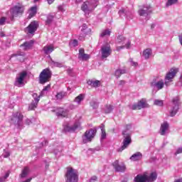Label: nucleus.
Instances as JSON below:
<instances>
[{
    "mask_svg": "<svg viewBox=\"0 0 182 182\" xmlns=\"http://www.w3.org/2000/svg\"><path fill=\"white\" fill-rule=\"evenodd\" d=\"M181 102H180V98L178 97H175L172 100V104L169 109V114L171 117H174L178 113V109H180V105Z\"/></svg>",
    "mask_w": 182,
    "mask_h": 182,
    "instance_id": "nucleus-4",
    "label": "nucleus"
},
{
    "mask_svg": "<svg viewBox=\"0 0 182 182\" xmlns=\"http://www.w3.org/2000/svg\"><path fill=\"white\" fill-rule=\"evenodd\" d=\"M124 41H126V38L123 36H119L117 37V42L119 43H122V45L124 43Z\"/></svg>",
    "mask_w": 182,
    "mask_h": 182,
    "instance_id": "nucleus-46",
    "label": "nucleus"
},
{
    "mask_svg": "<svg viewBox=\"0 0 182 182\" xmlns=\"http://www.w3.org/2000/svg\"><path fill=\"white\" fill-rule=\"evenodd\" d=\"M58 9L60 12H65V8H63V6H58Z\"/></svg>",
    "mask_w": 182,
    "mask_h": 182,
    "instance_id": "nucleus-53",
    "label": "nucleus"
},
{
    "mask_svg": "<svg viewBox=\"0 0 182 182\" xmlns=\"http://www.w3.org/2000/svg\"><path fill=\"white\" fill-rule=\"evenodd\" d=\"M130 129H132V124H128L126 127V129L122 132L123 145L118 149V151H123V150L129 147V145L132 144V132L129 131Z\"/></svg>",
    "mask_w": 182,
    "mask_h": 182,
    "instance_id": "nucleus-1",
    "label": "nucleus"
},
{
    "mask_svg": "<svg viewBox=\"0 0 182 182\" xmlns=\"http://www.w3.org/2000/svg\"><path fill=\"white\" fill-rule=\"evenodd\" d=\"M146 107H149V104H147L144 99L139 101L137 104L129 105V109H132V110H141V109H144Z\"/></svg>",
    "mask_w": 182,
    "mask_h": 182,
    "instance_id": "nucleus-11",
    "label": "nucleus"
},
{
    "mask_svg": "<svg viewBox=\"0 0 182 182\" xmlns=\"http://www.w3.org/2000/svg\"><path fill=\"white\" fill-rule=\"evenodd\" d=\"M1 38H4L5 36V33L4 32L0 33Z\"/></svg>",
    "mask_w": 182,
    "mask_h": 182,
    "instance_id": "nucleus-62",
    "label": "nucleus"
},
{
    "mask_svg": "<svg viewBox=\"0 0 182 182\" xmlns=\"http://www.w3.org/2000/svg\"><path fill=\"white\" fill-rule=\"evenodd\" d=\"M32 96L34 99L33 102H36V103H39V100H41V97H42V96L41 95L38 96L37 93H33Z\"/></svg>",
    "mask_w": 182,
    "mask_h": 182,
    "instance_id": "nucleus-45",
    "label": "nucleus"
},
{
    "mask_svg": "<svg viewBox=\"0 0 182 182\" xmlns=\"http://www.w3.org/2000/svg\"><path fill=\"white\" fill-rule=\"evenodd\" d=\"M50 63L53 66H55V68H62V63L59 62L54 61L53 60H50Z\"/></svg>",
    "mask_w": 182,
    "mask_h": 182,
    "instance_id": "nucleus-44",
    "label": "nucleus"
},
{
    "mask_svg": "<svg viewBox=\"0 0 182 182\" xmlns=\"http://www.w3.org/2000/svg\"><path fill=\"white\" fill-rule=\"evenodd\" d=\"M147 182H153L157 180V173L156 172H152L150 176L146 175Z\"/></svg>",
    "mask_w": 182,
    "mask_h": 182,
    "instance_id": "nucleus-27",
    "label": "nucleus"
},
{
    "mask_svg": "<svg viewBox=\"0 0 182 182\" xmlns=\"http://www.w3.org/2000/svg\"><path fill=\"white\" fill-rule=\"evenodd\" d=\"M141 159H143V154L140 151L136 152L129 158L132 161H140Z\"/></svg>",
    "mask_w": 182,
    "mask_h": 182,
    "instance_id": "nucleus-23",
    "label": "nucleus"
},
{
    "mask_svg": "<svg viewBox=\"0 0 182 182\" xmlns=\"http://www.w3.org/2000/svg\"><path fill=\"white\" fill-rule=\"evenodd\" d=\"M131 42L130 41H127V43L125 44V48H127V49H130V45H131Z\"/></svg>",
    "mask_w": 182,
    "mask_h": 182,
    "instance_id": "nucleus-55",
    "label": "nucleus"
},
{
    "mask_svg": "<svg viewBox=\"0 0 182 182\" xmlns=\"http://www.w3.org/2000/svg\"><path fill=\"white\" fill-rule=\"evenodd\" d=\"M113 109H114L113 105H106L105 109V113L106 114L112 113V112H113Z\"/></svg>",
    "mask_w": 182,
    "mask_h": 182,
    "instance_id": "nucleus-37",
    "label": "nucleus"
},
{
    "mask_svg": "<svg viewBox=\"0 0 182 182\" xmlns=\"http://www.w3.org/2000/svg\"><path fill=\"white\" fill-rule=\"evenodd\" d=\"M125 84H126V81H124V80H120V81L119 82L118 85H119V86H124V85H125Z\"/></svg>",
    "mask_w": 182,
    "mask_h": 182,
    "instance_id": "nucleus-56",
    "label": "nucleus"
},
{
    "mask_svg": "<svg viewBox=\"0 0 182 182\" xmlns=\"http://www.w3.org/2000/svg\"><path fill=\"white\" fill-rule=\"evenodd\" d=\"M31 123H32V121H31V119H26L24 121V124H26L27 126H29V124H31Z\"/></svg>",
    "mask_w": 182,
    "mask_h": 182,
    "instance_id": "nucleus-52",
    "label": "nucleus"
},
{
    "mask_svg": "<svg viewBox=\"0 0 182 182\" xmlns=\"http://www.w3.org/2000/svg\"><path fill=\"white\" fill-rule=\"evenodd\" d=\"M179 43L182 46V33L178 36Z\"/></svg>",
    "mask_w": 182,
    "mask_h": 182,
    "instance_id": "nucleus-59",
    "label": "nucleus"
},
{
    "mask_svg": "<svg viewBox=\"0 0 182 182\" xmlns=\"http://www.w3.org/2000/svg\"><path fill=\"white\" fill-rule=\"evenodd\" d=\"M9 156H11V154L9 152H7L6 154L4 155V157L5 159H6V158L9 157Z\"/></svg>",
    "mask_w": 182,
    "mask_h": 182,
    "instance_id": "nucleus-61",
    "label": "nucleus"
},
{
    "mask_svg": "<svg viewBox=\"0 0 182 182\" xmlns=\"http://www.w3.org/2000/svg\"><path fill=\"white\" fill-rule=\"evenodd\" d=\"M85 100V95L80 94L77 97H76L74 100V102L75 103H77V105H80V102H82V100Z\"/></svg>",
    "mask_w": 182,
    "mask_h": 182,
    "instance_id": "nucleus-34",
    "label": "nucleus"
},
{
    "mask_svg": "<svg viewBox=\"0 0 182 182\" xmlns=\"http://www.w3.org/2000/svg\"><path fill=\"white\" fill-rule=\"evenodd\" d=\"M49 89H50V84H48L47 86L44 87V88L40 94V96H45V95H46V92H48V90H49Z\"/></svg>",
    "mask_w": 182,
    "mask_h": 182,
    "instance_id": "nucleus-38",
    "label": "nucleus"
},
{
    "mask_svg": "<svg viewBox=\"0 0 182 182\" xmlns=\"http://www.w3.org/2000/svg\"><path fill=\"white\" fill-rule=\"evenodd\" d=\"M151 85L153 87H156L158 90H161V89H163L164 87V81L163 80H161L158 82H151Z\"/></svg>",
    "mask_w": 182,
    "mask_h": 182,
    "instance_id": "nucleus-24",
    "label": "nucleus"
},
{
    "mask_svg": "<svg viewBox=\"0 0 182 182\" xmlns=\"http://www.w3.org/2000/svg\"><path fill=\"white\" fill-rule=\"evenodd\" d=\"M132 66H136L137 63L132 61Z\"/></svg>",
    "mask_w": 182,
    "mask_h": 182,
    "instance_id": "nucleus-63",
    "label": "nucleus"
},
{
    "mask_svg": "<svg viewBox=\"0 0 182 182\" xmlns=\"http://www.w3.org/2000/svg\"><path fill=\"white\" fill-rule=\"evenodd\" d=\"M23 11H25V9L21 4L16 5L11 8L10 10V14L11 15L10 16L11 21H14V18L15 16H19V15H22V14H23Z\"/></svg>",
    "mask_w": 182,
    "mask_h": 182,
    "instance_id": "nucleus-7",
    "label": "nucleus"
},
{
    "mask_svg": "<svg viewBox=\"0 0 182 182\" xmlns=\"http://www.w3.org/2000/svg\"><path fill=\"white\" fill-rule=\"evenodd\" d=\"M37 12V7L36 6H33L30 9V14L28 15V18L31 19V18H33L36 15Z\"/></svg>",
    "mask_w": 182,
    "mask_h": 182,
    "instance_id": "nucleus-32",
    "label": "nucleus"
},
{
    "mask_svg": "<svg viewBox=\"0 0 182 182\" xmlns=\"http://www.w3.org/2000/svg\"><path fill=\"white\" fill-rule=\"evenodd\" d=\"M178 0H168L166 6V8H168V6H171V5H174V4H177Z\"/></svg>",
    "mask_w": 182,
    "mask_h": 182,
    "instance_id": "nucleus-41",
    "label": "nucleus"
},
{
    "mask_svg": "<svg viewBox=\"0 0 182 182\" xmlns=\"http://www.w3.org/2000/svg\"><path fill=\"white\" fill-rule=\"evenodd\" d=\"M66 92H58L57 95H55V98L57 100H62L64 97H66Z\"/></svg>",
    "mask_w": 182,
    "mask_h": 182,
    "instance_id": "nucleus-35",
    "label": "nucleus"
},
{
    "mask_svg": "<svg viewBox=\"0 0 182 182\" xmlns=\"http://www.w3.org/2000/svg\"><path fill=\"white\" fill-rule=\"evenodd\" d=\"M9 177V172H7L4 176L0 177V182H5V181Z\"/></svg>",
    "mask_w": 182,
    "mask_h": 182,
    "instance_id": "nucleus-49",
    "label": "nucleus"
},
{
    "mask_svg": "<svg viewBox=\"0 0 182 182\" xmlns=\"http://www.w3.org/2000/svg\"><path fill=\"white\" fill-rule=\"evenodd\" d=\"M127 71L124 69H118L115 71L114 75L116 76V77L117 79H119V77H120V76H122V75H124V73H126Z\"/></svg>",
    "mask_w": 182,
    "mask_h": 182,
    "instance_id": "nucleus-33",
    "label": "nucleus"
},
{
    "mask_svg": "<svg viewBox=\"0 0 182 182\" xmlns=\"http://www.w3.org/2000/svg\"><path fill=\"white\" fill-rule=\"evenodd\" d=\"M119 16H126L127 19H132V15H133V14L129 10L122 9L119 11Z\"/></svg>",
    "mask_w": 182,
    "mask_h": 182,
    "instance_id": "nucleus-22",
    "label": "nucleus"
},
{
    "mask_svg": "<svg viewBox=\"0 0 182 182\" xmlns=\"http://www.w3.org/2000/svg\"><path fill=\"white\" fill-rule=\"evenodd\" d=\"M5 22H6V17H1L0 18V25H4Z\"/></svg>",
    "mask_w": 182,
    "mask_h": 182,
    "instance_id": "nucleus-51",
    "label": "nucleus"
},
{
    "mask_svg": "<svg viewBox=\"0 0 182 182\" xmlns=\"http://www.w3.org/2000/svg\"><path fill=\"white\" fill-rule=\"evenodd\" d=\"M38 27H39V24L38 23V21H32L28 25V26L25 28V32L28 35H33V33H35V31H38Z\"/></svg>",
    "mask_w": 182,
    "mask_h": 182,
    "instance_id": "nucleus-13",
    "label": "nucleus"
},
{
    "mask_svg": "<svg viewBox=\"0 0 182 182\" xmlns=\"http://www.w3.org/2000/svg\"><path fill=\"white\" fill-rule=\"evenodd\" d=\"M96 133H97V129L96 128L91 129L89 131H86L82 136V141L83 143H89L92 141V139L96 136Z\"/></svg>",
    "mask_w": 182,
    "mask_h": 182,
    "instance_id": "nucleus-8",
    "label": "nucleus"
},
{
    "mask_svg": "<svg viewBox=\"0 0 182 182\" xmlns=\"http://www.w3.org/2000/svg\"><path fill=\"white\" fill-rule=\"evenodd\" d=\"M55 13H50L48 15L47 20L46 21V25H50V23H52V21H53V18H55Z\"/></svg>",
    "mask_w": 182,
    "mask_h": 182,
    "instance_id": "nucleus-31",
    "label": "nucleus"
},
{
    "mask_svg": "<svg viewBox=\"0 0 182 182\" xmlns=\"http://www.w3.org/2000/svg\"><path fill=\"white\" fill-rule=\"evenodd\" d=\"M47 2L49 5H51V4H53V2H55V0H47Z\"/></svg>",
    "mask_w": 182,
    "mask_h": 182,
    "instance_id": "nucleus-60",
    "label": "nucleus"
},
{
    "mask_svg": "<svg viewBox=\"0 0 182 182\" xmlns=\"http://www.w3.org/2000/svg\"><path fill=\"white\" fill-rule=\"evenodd\" d=\"M96 180H97V177L96 176H93L92 177H91V178L90 179V182H94L96 181Z\"/></svg>",
    "mask_w": 182,
    "mask_h": 182,
    "instance_id": "nucleus-54",
    "label": "nucleus"
},
{
    "mask_svg": "<svg viewBox=\"0 0 182 182\" xmlns=\"http://www.w3.org/2000/svg\"><path fill=\"white\" fill-rule=\"evenodd\" d=\"M90 105L92 109H97L99 107V102H96V100H92Z\"/></svg>",
    "mask_w": 182,
    "mask_h": 182,
    "instance_id": "nucleus-40",
    "label": "nucleus"
},
{
    "mask_svg": "<svg viewBox=\"0 0 182 182\" xmlns=\"http://www.w3.org/2000/svg\"><path fill=\"white\" fill-rule=\"evenodd\" d=\"M154 105H155V106H163V100H155Z\"/></svg>",
    "mask_w": 182,
    "mask_h": 182,
    "instance_id": "nucleus-48",
    "label": "nucleus"
},
{
    "mask_svg": "<svg viewBox=\"0 0 182 182\" xmlns=\"http://www.w3.org/2000/svg\"><path fill=\"white\" fill-rule=\"evenodd\" d=\"M112 55V48L110 44L107 43L101 47V58L102 59H107Z\"/></svg>",
    "mask_w": 182,
    "mask_h": 182,
    "instance_id": "nucleus-9",
    "label": "nucleus"
},
{
    "mask_svg": "<svg viewBox=\"0 0 182 182\" xmlns=\"http://www.w3.org/2000/svg\"><path fill=\"white\" fill-rule=\"evenodd\" d=\"M11 122L13 124H14L16 129L18 130H22L23 129V114L21 112H14L13 113Z\"/></svg>",
    "mask_w": 182,
    "mask_h": 182,
    "instance_id": "nucleus-2",
    "label": "nucleus"
},
{
    "mask_svg": "<svg viewBox=\"0 0 182 182\" xmlns=\"http://www.w3.org/2000/svg\"><path fill=\"white\" fill-rule=\"evenodd\" d=\"M69 109H70V110H73V109H76V105L71 104V105H70V106H69Z\"/></svg>",
    "mask_w": 182,
    "mask_h": 182,
    "instance_id": "nucleus-57",
    "label": "nucleus"
},
{
    "mask_svg": "<svg viewBox=\"0 0 182 182\" xmlns=\"http://www.w3.org/2000/svg\"><path fill=\"white\" fill-rule=\"evenodd\" d=\"M87 85L92 86V87H99V86H100V81L90 80L87 81Z\"/></svg>",
    "mask_w": 182,
    "mask_h": 182,
    "instance_id": "nucleus-29",
    "label": "nucleus"
},
{
    "mask_svg": "<svg viewBox=\"0 0 182 182\" xmlns=\"http://www.w3.org/2000/svg\"><path fill=\"white\" fill-rule=\"evenodd\" d=\"M97 6V1L96 0H90L84 2L81 6V10L85 13V16H87L94 11L95 8Z\"/></svg>",
    "mask_w": 182,
    "mask_h": 182,
    "instance_id": "nucleus-3",
    "label": "nucleus"
},
{
    "mask_svg": "<svg viewBox=\"0 0 182 182\" xmlns=\"http://www.w3.org/2000/svg\"><path fill=\"white\" fill-rule=\"evenodd\" d=\"M67 73L69 76H75V73L73 72V69L69 68L67 69Z\"/></svg>",
    "mask_w": 182,
    "mask_h": 182,
    "instance_id": "nucleus-50",
    "label": "nucleus"
},
{
    "mask_svg": "<svg viewBox=\"0 0 182 182\" xmlns=\"http://www.w3.org/2000/svg\"><path fill=\"white\" fill-rule=\"evenodd\" d=\"M50 77H52V71L49 68H46L40 73L39 83L41 85H45V83L50 80Z\"/></svg>",
    "mask_w": 182,
    "mask_h": 182,
    "instance_id": "nucleus-6",
    "label": "nucleus"
},
{
    "mask_svg": "<svg viewBox=\"0 0 182 182\" xmlns=\"http://www.w3.org/2000/svg\"><path fill=\"white\" fill-rule=\"evenodd\" d=\"M177 73V69L172 68L171 70L166 74L165 77V85L166 86H168V83L172 81L173 77L176 76Z\"/></svg>",
    "mask_w": 182,
    "mask_h": 182,
    "instance_id": "nucleus-17",
    "label": "nucleus"
},
{
    "mask_svg": "<svg viewBox=\"0 0 182 182\" xmlns=\"http://www.w3.org/2000/svg\"><path fill=\"white\" fill-rule=\"evenodd\" d=\"M169 128H170V125L168 124V122H164V123H162L161 124L160 132H159L161 136H166L168 132Z\"/></svg>",
    "mask_w": 182,
    "mask_h": 182,
    "instance_id": "nucleus-19",
    "label": "nucleus"
},
{
    "mask_svg": "<svg viewBox=\"0 0 182 182\" xmlns=\"http://www.w3.org/2000/svg\"><path fill=\"white\" fill-rule=\"evenodd\" d=\"M110 33H112V32L109 30H108V29L104 30L100 33V38H105L106 36H110Z\"/></svg>",
    "mask_w": 182,
    "mask_h": 182,
    "instance_id": "nucleus-36",
    "label": "nucleus"
},
{
    "mask_svg": "<svg viewBox=\"0 0 182 182\" xmlns=\"http://www.w3.org/2000/svg\"><path fill=\"white\" fill-rule=\"evenodd\" d=\"M55 113L58 117H68V113H69V111L63 108H57L55 109Z\"/></svg>",
    "mask_w": 182,
    "mask_h": 182,
    "instance_id": "nucleus-20",
    "label": "nucleus"
},
{
    "mask_svg": "<svg viewBox=\"0 0 182 182\" xmlns=\"http://www.w3.org/2000/svg\"><path fill=\"white\" fill-rule=\"evenodd\" d=\"M78 59L86 62L90 59V55L85 53V49L80 48L78 53Z\"/></svg>",
    "mask_w": 182,
    "mask_h": 182,
    "instance_id": "nucleus-18",
    "label": "nucleus"
},
{
    "mask_svg": "<svg viewBox=\"0 0 182 182\" xmlns=\"http://www.w3.org/2000/svg\"><path fill=\"white\" fill-rule=\"evenodd\" d=\"M31 170H29V167L26 166L21 171V173L19 175L20 178H26L29 175Z\"/></svg>",
    "mask_w": 182,
    "mask_h": 182,
    "instance_id": "nucleus-26",
    "label": "nucleus"
},
{
    "mask_svg": "<svg viewBox=\"0 0 182 182\" xmlns=\"http://www.w3.org/2000/svg\"><path fill=\"white\" fill-rule=\"evenodd\" d=\"M101 140H105L106 139V131L105 130V125L101 126Z\"/></svg>",
    "mask_w": 182,
    "mask_h": 182,
    "instance_id": "nucleus-39",
    "label": "nucleus"
},
{
    "mask_svg": "<svg viewBox=\"0 0 182 182\" xmlns=\"http://www.w3.org/2000/svg\"><path fill=\"white\" fill-rule=\"evenodd\" d=\"M43 50L46 55H49L55 50V46L53 45H47L43 47Z\"/></svg>",
    "mask_w": 182,
    "mask_h": 182,
    "instance_id": "nucleus-25",
    "label": "nucleus"
},
{
    "mask_svg": "<svg viewBox=\"0 0 182 182\" xmlns=\"http://www.w3.org/2000/svg\"><path fill=\"white\" fill-rule=\"evenodd\" d=\"M112 166L117 173H124V171H126V165L124 163L120 164L119 160L114 161Z\"/></svg>",
    "mask_w": 182,
    "mask_h": 182,
    "instance_id": "nucleus-15",
    "label": "nucleus"
},
{
    "mask_svg": "<svg viewBox=\"0 0 182 182\" xmlns=\"http://www.w3.org/2000/svg\"><path fill=\"white\" fill-rule=\"evenodd\" d=\"M34 41L31 40L29 41H26L20 46V48H23V50H29L32 46H33Z\"/></svg>",
    "mask_w": 182,
    "mask_h": 182,
    "instance_id": "nucleus-21",
    "label": "nucleus"
},
{
    "mask_svg": "<svg viewBox=\"0 0 182 182\" xmlns=\"http://www.w3.org/2000/svg\"><path fill=\"white\" fill-rule=\"evenodd\" d=\"M80 129V122L77 121L74 123L73 126H69V124L64 125L63 132H73Z\"/></svg>",
    "mask_w": 182,
    "mask_h": 182,
    "instance_id": "nucleus-14",
    "label": "nucleus"
},
{
    "mask_svg": "<svg viewBox=\"0 0 182 182\" xmlns=\"http://www.w3.org/2000/svg\"><path fill=\"white\" fill-rule=\"evenodd\" d=\"M65 177L67 178L66 182H77L79 180V173L77 170L73 168H67Z\"/></svg>",
    "mask_w": 182,
    "mask_h": 182,
    "instance_id": "nucleus-5",
    "label": "nucleus"
},
{
    "mask_svg": "<svg viewBox=\"0 0 182 182\" xmlns=\"http://www.w3.org/2000/svg\"><path fill=\"white\" fill-rule=\"evenodd\" d=\"M90 32H92V29L87 28V25L85 23L82 24L81 33L78 37L79 41H85V37L86 35H88V33H90Z\"/></svg>",
    "mask_w": 182,
    "mask_h": 182,
    "instance_id": "nucleus-16",
    "label": "nucleus"
},
{
    "mask_svg": "<svg viewBox=\"0 0 182 182\" xmlns=\"http://www.w3.org/2000/svg\"><path fill=\"white\" fill-rule=\"evenodd\" d=\"M135 182H147V178L146 177V175H137L134 178Z\"/></svg>",
    "mask_w": 182,
    "mask_h": 182,
    "instance_id": "nucleus-28",
    "label": "nucleus"
},
{
    "mask_svg": "<svg viewBox=\"0 0 182 182\" xmlns=\"http://www.w3.org/2000/svg\"><path fill=\"white\" fill-rule=\"evenodd\" d=\"M151 53H153V51L151 48H146L143 51V56L144 59H149L150 58Z\"/></svg>",
    "mask_w": 182,
    "mask_h": 182,
    "instance_id": "nucleus-30",
    "label": "nucleus"
},
{
    "mask_svg": "<svg viewBox=\"0 0 182 182\" xmlns=\"http://www.w3.org/2000/svg\"><path fill=\"white\" fill-rule=\"evenodd\" d=\"M138 14L140 16H147L150 15V14H151V6L148 4L139 6Z\"/></svg>",
    "mask_w": 182,
    "mask_h": 182,
    "instance_id": "nucleus-12",
    "label": "nucleus"
},
{
    "mask_svg": "<svg viewBox=\"0 0 182 182\" xmlns=\"http://www.w3.org/2000/svg\"><path fill=\"white\" fill-rule=\"evenodd\" d=\"M125 46H120L117 47V50L119 52V50H122V49H124Z\"/></svg>",
    "mask_w": 182,
    "mask_h": 182,
    "instance_id": "nucleus-58",
    "label": "nucleus"
},
{
    "mask_svg": "<svg viewBox=\"0 0 182 182\" xmlns=\"http://www.w3.org/2000/svg\"><path fill=\"white\" fill-rule=\"evenodd\" d=\"M78 45H79V43L76 39H74L70 42V46H73V48H76V46H77Z\"/></svg>",
    "mask_w": 182,
    "mask_h": 182,
    "instance_id": "nucleus-47",
    "label": "nucleus"
},
{
    "mask_svg": "<svg viewBox=\"0 0 182 182\" xmlns=\"http://www.w3.org/2000/svg\"><path fill=\"white\" fill-rule=\"evenodd\" d=\"M27 75L28 73H26V71H23L20 73L18 74V76L16 78V81L14 82L15 86H17V87H22V86H24L25 82H23V80Z\"/></svg>",
    "mask_w": 182,
    "mask_h": 182,
    "instance_id": "nucleus-10",
    "label": "nucleus"
},
{
    "mask_svg": "<svg viewBox=\"0 0 182 182\" xmlns=\"http://www.w3.org/2000/svg\"><path fill=\"white\" fill-rule=\"evenodd\" d=\"M175 182H182V178L180 179H178L177 181H176Z\"/></svg>",
    "mask_w": 182,
    "mask_h": 182,
    "instance_id": "nucleus-64",
    "label": "nucleus"
},
{
    "mask_svg": "<svg viewBox=\"0 0 182 182\" xmlns=\"http://www.w3.org/2000/svg\"><path fill=\"white\" fill-rule=\"evenodd\" d=\"M63 148L62 146H58L56 149H54V154L55 156H58V154H60Z\"/></svg>",
    "mask_w": 182,
    "mask_h": 182,
    "instance_id": "nucleus-43",
    "label": "nucleus"
},
{
    "mask_svg": "<svg viewBox=\"0 0 182 182\" xmlns=\"http://www.w3.org/2000/svg\"><path fill=\"white\" fill-rule=\"evenodd\" d=\"M36 106H38V102L36 101H33L28 106L29 110H33L34 109H36Z\"/></svg>",
    "mask_w": 182,
    "mask_h": 182,
    "instance_id": "nucleus-42",
    "label": "nucleus"
}]
</instances>
